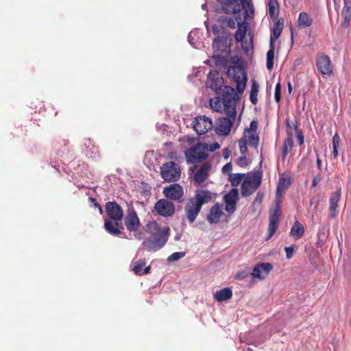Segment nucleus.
Returning <instances> with one entry per match:
<instances>
[{
	"instance_id": "nucleus-1",
	"label": "nucleus",
	"mask_w": 351,
	"mask_h": 351,
	"mask_svg": "<svg viewBox=\"0 0 351 351\" xmlns=\"http://www.w3.org/2000/svg\"><path fill=\"white\" fill-rule=\"evenodd\" d=\"M238 98L235 90L228 86H224L223 95V110L228 117L217 119L215 132L219 135L228 136L236 119V101Z\"/></svg>"
},
{
	"instance_id": "nucleus-2",
	"label": "nucleus",
	"mask_w": 351,
	"mask_h": 351,
	"mask_svg": "<svg viewBox=\"0 0 351 351\" xmlns=\"http://www.w3.org/2000/svg\"><path fill=\"white\" fill-rule=\"evenodd\" d=\"M169 230L168 226L160 228L155 221H149L146 225V232L152 235L154 239L143 241L142 246L148 251L156 252L160 250L168 240Z\"/></svg>"
},
{
	"instance_id": "nucleus-3",
	"label": "nucleus",
	"mask_w": 351,
	"mask_h": 351,
	"mask_svg": "<svg viewBox=\"0 0 351 351\" xmlns=\"http://www.w3.org/2000/svg\"><path fill=\"white\" fill-rule=\"evenodd\" d=\"M212 199V193L206 190L197 191L195 195L186 203L184 213L190 223H193L199 215L203 204Z\"/></svg>"
},
{
	"instance_id": "nucleus-4",
	"label": "nucleus",
	"mask_w": 351,
	"mask_h": 351,
	"mask_svg": "<svg viewBox=\"0 0 351 351\" xmlns=\"http://www.w3.org/2000/svg\"><path fill=\"white\" fill-rule=\"evenodd\" d=\"M221 4V11L226 14H238L242 10L244 20L254 16V8L252 0H215Z\"/></svg>"
},
{
	"instance_id": "nucleus-5",
	"label": "nucleus",
	"mask_w": 351,
	"mask_h": 351,
	"mask_svg": "<svg viewBox=\"0 0 351 351\" xmlns=\"http://www.w3.org/2000/svg\"><path fill=\"white\" fill-rule=\"evenodd\" d=\"M208 145L204 143H197L184 152L186 160L188 163L195 164L200 162L208 157Z\"/></svg>"
},
{
	"instance_id": "nucleus-6",
	"label": "nucleus",
	"mask_w": 351,
	"mask_h": 351,
	"mask_svg": "<svg viewBox=\"0 0 351 351\" xmlns=\"http://www.w3.org/2000/svg\"><path fill=\"white\" fill-rule=\"evenodd\" d=\"M262 173L256 171L247 176L241 185V194L244 197L253 194L261 186L262 182Z\"/></svg>"
},
{
	"instance_id": "nucleus-7",
	"label": "nucleus",
	"mask_w": 351,
	"mask_h": 351,
	"mask_svg": "<svg viewBox=\"0 0 351 351\" xmlns=\"http://www.w3.org/2000/svg\"><path fill=\"white\" fill-rule=\"evenodd\" d=\"M160 175L165 182H176L181 177V168L175 162H167L160 167Z\"/></svg>"
},
{
	"instance_id": "nucleus-8",
	"label": "nucleus",
	"mask_w": 351,
	"mask_h": 351,
	"mask_svg": "<svg viewBox=\"0 0 351 351\" xmlns=\"http://www.w3.org/2000/svg\"><path fill=\"white\" fill-rule=\"evenodd\" d=\"M227 74L237 84L238 93H243L247 80V74L244 69L238 66H230L228 69Z\"/></svg>"
},
{
	"instance_id": "nucleus-9",
	"label": "nucleus",
	"mask_w": 351,
	"mask_h": 351,
	"mask_svg": "<svg viewBox=\"0 0 351 351\" xmlns=\"http://www.w3.org/2000/svg\"><path fill=\"white\" fill-rule=\"evenodd\" d=\"M281 206L280 201H277L274 208L269 211L268 235L265 238L266 241L269 240L277 230L281 215Z\"/></svg>"
},
{
	"instance_id": "nucleus-10",
	"label": "nucleus",
	"mask_w": 351,
	"mask_h": 351,
	"mask_svg": "<svg viewBox=\"0 0 351 351\" xmlns=\"http://www.w3.org/2000/svg\"><path fill=\"white\" fill-rule=\"evenodd\" d=\"M163 194L167 198L179 203L183 201L184 191L179 184H172L165 187Z\"/></svg>"
},
{
	"instance_id": "nucleus-11",
	"label": "nucleus",
	"mask_w": 351,
	"mask_h": 351,
	"mask_svg": "<svg viewBox=\"0 0 351 351\" xmlns=\"http://www.w3.org/2000/svg\"><path fill=\"white\" fill-rule=\"evenodd\" d=\"M236 20L237 22L238 29L235 32L234 38L237 42L241 43L242 48L244 51H248L249 47L247 46L246 42H244V39L245 38L246 32L247 29V23L245 20L244 21H241V16L238 15L236 16Z\"/></svg>"
},
{
	"instance_id": "nucleus-12",
	"label": "nucleus",
	"mask_w": 351,
	"mask_h": 351,
	"mask_svg": "<svg viewBox=\"0 0 351 351\" xmlns=\"http://www.w3.org/2000/svg\"><path fill=\"white\" fill-rule=\"evenodd\" d=\"M223 84V79L217 71H210L207 76L206 86L220 94Z\"/></svg>"
},
{
	"instance_id": "nucleus-13",
	"label": "nucleus",
	"mask_w": 351,
	"mask_h": 351,
	"mask_svg": "<svg viewBox=\"0 0 351 351\" xmlns=\"http://www.w3.org/2000/svg\"><path fill=\"white\" fill-rule=\"evenodd\" d=\"M213 128L212 120L206 116H199L193 121V128L198 135L206 134Z\"/></svg>"
},
{
	"instance_id": "nucleus-14",
	"label": "nucleus",
	"mask_w": 351,
	"mask_h": 351,
	"mask_svg": "<svg viewBox=\"0 0 351 351\" xmlns=\"http://www.w3.org/2000/svg\"><path fill=\"white\" fill-rule=\"evenodd\" d=\"M158 215L163 217H170L175 213L174 204L167 199H159L154 206Z\"/></svg>"
},
{
	"instance_id": "nucleus-15",
	"label": "nucleus",
	"mask_w": 351,
	"mask_h": 351,
	"mask_svg": "<svg viewBox=\"0 0 351 351\" xmlns=\"http://www.w3.org/2000/svg\"><path fill=\"white\" fill-rule=\"evenodd\" d=\"M124 222L127 229L130 232H135L140 227L139 218L133 207L128 208Z\"/></svg>"
},
{
	"instance_id": "nucleus-16",
	"label": "nucleus",
	"mask_w": 351,
	"mask_h": 351,
	"mask_svg": "<svg viewBox=\"0 0 351 351\" xmlns=\"http://www.w3.org/2000/svg\"><path fill=\"white\" fill-rule=\"evenodd\" d=\"M105 209L108 219L115 221H122L123 211L122 208L115 202H108L105 205Z\"/></svg>"
},
{
	"instance_id": "nucleus-17",
	"label": "nucleus",
	"mask_w": 351,
	"mask_h": 351,
	"mask_svg": "<svg viewBox=\"0 0 351 351\" xmlns=\"http://www.w3.org/2000/svg\"><path fill=\"white\" fill-rule=\"evenodd\" d=\"M316 66L323 75H330L333 73V65L330 58L326 55H321L316 58Z\"/></svg>"
},
{
	"instance_id": "nucleus-18",
	"label": "nucleus",
	"mask_w": 351,
	"mask_h": 351,
	"mask_svg": "<svg viewBox=\"0 0 351 351\" xmlns=\"http://www.w3.org/2000/svg\"><path fill=\"white\" fill-rule=\"evenodd\" d=\"M273 269V265L269 263H262L256 265L253 269L252 276L254 278L265 279Z\"/></svg>"
},
{
	"instance_id": "nucleus-19",
	"label": "nucleus",
	"mask_w": 351,
	"mask_h": 351,
	"mask_svg": "<svg viewBox=\"0 0 351 351\" xmlns=\"http://www.w3.org/2000/svg\"><path fill=\"white\" fill-rule=\"evenodd\" d=\"M104 228L110 234L119 236L123 229L121 221H115L112 219H105Z\"/></svg>"
},
{
	"instance_id": "nucleus-20",
	"label": "nucleus",
	"mask_w": 351,
	"mask_h": 351,
	"mask_svg": "<svg viewBox=\"0 0 351 351\" xmlns=\"http://www.w3.org/2000/svg\"><path fill=\"white\" fill-rule=\"evenodd\" d=\"M341 189L339 188L337 191L332 192L330 194L329 199V211L330 217L331 218H335L337 215V208L338 207V203L341 199Z\"/></svg>"
},
{
	"instance_id": "nucleus-21",
	"label": "nucleus",
	"mask_w": 351,
	"mask_h": 351,
	"mask_svg": "<svg viewBox=\"0 0 351 351\" xmlns=\"http://www.w3.org/2000/svg\"><path fill=\"white\" fill-rule=\"evenodd\" d=\"M223 215L219 203L215 204L210 208V213L207 216V220L210 224L217 223Z\"/></svg>"
},
{
	"instance_id": "nucleus-22",
	"label": "nucleus",
	"mask_w": 351,
	"mask_h": 351,
	"mask_svg": "<svg viewBox=\"0 0 351 351\" xmlns=\"http://www.w3.org/2000/svg\"><path fill=\"white\" fill-rule=\"evenodd\" d=\"M210 169V165L208 163H204L202 165L198 171L194 174V181L197 184H200L205 181L208 177Z\"/></svg>"
},
{
	"instance_id": "nucleus-23",
	"label": "nucleus",
	"mask_w": 351,
	"mask_h": 351,
	"mask_svg": "<svg viewBox=\"0 0 351 351\" xmlns=\"http://www.w3.org/2000/svg\"><path fill=\"white\" fill-rule=\"evenodd\" d=\"M344 5L341 11V15L343 18L342 25L348 27L351 21V0H343Z\"/></svg>"
},
{
	"instance_id": "nucleus-24",
	"label": "nucleus",
	"mask_w": 351,
	"mask_h": 351,
	"mask_svg": "<svg viewBox=\"0 0 351 351\" xmlns=\"http://www.w3.org/2000/svg\"><path fill=\"white\" fill-rule=\"evenodd\" d=\"M283 26H284L283 19H278L273 27L272 33L270 36V43L269 44H274V43L280 37V36L282 32V29H283Z\"/></svg>"
},
{
	"instance_id": "nucleus-25",
	"label": "nucleus",
	"mask_w": 351,
	"mask_h": 351,
	"mask_svg": "<svg viewBox=\"0 0 351 351\" xmlns=\"http://www.w3.org/2000/svg\"><path fill=\"white\" fill-rule=\"evenodd\" d=\"M304 232V226L299 221H295L291 228L290 235L298 240L303 237Z\"/></svg>"
},
{
	"instance_id": "nucleus-26",
	"label": "nucleus",
	"mask_w": 351,
	"mask_h": 351,
	"mask_svg": "<svg viewBox=\"0 0 351 351\" xmlns=\"http://www.w3.org/2000/svg\"><path fill=\"white\" fill-rule=\"evenodd\" d=\"M224 88L222 90V95H223ZM210 108L216 111V112H224L223 110V97L221 98L220 97H215L214 98H211L209 101Z\"/></svg>"
},
{
	"instance_id": "nucleus-27",
	"label": "nucleus",
	"mask_w": 351,
	"mask_h": 351,
	"mask_svg": "<svg viewBox=\"0 0 351 351\" xmlns=\"http://www.w3.org/2000/svg\"><path fill=\"white\" fill-rule=\"evenodd\" d=\"M232 297V291L230 288H223L217 291L215 294V299L218 302H223Z\"/></svg>"
},
{
	"instance_id": "nucleus-28",
	"label": "nucleus",
	"mask_w": 351,
	"mask_h": 351,
	"mask_svg": "<svg viewBox=\"0 0 351 351\" xmlns=\"http://www.w3.org/2000/svg\"><path fill=\"white\" fill-rule=\"evenodd\" d=\"M291 184V180L289 178H281L280 179L276 189V195L281 196L285 193L286 191L289 188Z\"/></svg>"
},
{
	"instance_id": "nucleus-29",
	"label": "nucleus",
	"mask_w": 351,
	"mask_h": 351,
	"mask_svg": "<svg viewBox=\"0 0 351 351\" xmlns=\"http://www.w3.org/2000/svg\"><path fill=\"white\" fill-rule=\"evenodd\" d=\"M298 23V27L300 28L308 27L313 24V19L306 12H302L299 14Z\"/></svg>"
},
{
	"instance_id": "nucleus-30",
	"label": "nucleus",
	"mask_w": 351,
	"mask_h": 351,
	"mask_svg": "<svg viewBox=\"0 0 351 351\" xmlns=\"http://www.w3.org/2000/svg\"><path fill=\"white\" fill-rule=\"evenodd\" d=\"M269 14L272 20H276L279 16V4L277 0L269 1Z\"/></svg>"
},
{
	"instance_id": "nucleus-31",
	"label": "nucleus",
	"mask_w": 351,
	"mask_h": 351,
	"mask_svg": "<svg viewBox=\"0 0 351 351\" xmlns=\"http://www.w3.org/2000/svg\"><path fill=\"white\" fill-rule=\"evenodd\" d=\"M275 44H269V49L267 52V69L271 71L274 68Z\"/></svg>"
},
{
	"instance_id": "nucleus-32",
	"label": "nucleus",
	"mask_w": 351,
	"mask_h": 351,
	"mask_svg": "<svg viewBox=\"0 0 351 351\" xmlns=\"http://www.w3.org/2000/svg\"><path fill=\"white\" fill-rule=\"evenodd\" d=\"M238 190L236 189H232L224 196V202L225 204H236L237 200L238 199Z\"/></svg>"
},
{
	"instance_id": "nucleus-33",
	"label": "nucleus",
	"mask_w": 351,
	"mask_h": 351,
	"mask_svg": "<svg viewBox=\"0 0 351 351\" xmlns=\"http://www.w3.org/2000/svg\"><path fill=\"white\" fill-rule=\"evenodd\" d=\"M227 40L223 36H217L213 40V48L217 51H223L226 47Z\"/></svg>"
},
{
	"instance_id": "nucleus-34",
	"label": "nucleus",
	"mask_w": 351,
	"mask_h": 351,
	"mask_svg": "<svg viewBox=\"0 0 351 351\" xmlns=\"http://www.w3.org/2000/svg\"><path fill=\"white\" fill-rule=\"evenodd\" d=\"M243 137H245L250 146L253 147L255 149H258L259 145V137L256 132L247 134V136H245V134L244 133Z\"/></svg>"
},
{
	"instance_id": "nucleus-35",
	"label": "nucleus",
	"mask_w": 351,
	"mask_h": 351,
	"mask_svg": "<svg viewBox=\"0 0 351 351\" xmlns=\"http://www.w3.org/2000/svg\"><path fill=\"white\" fill-rule=\"evenodd\" d=\"M286 125L287 128V134L289 136L293 137V136L295 134L298 132V131L301 130L298 128V122H293L291 121L289 119H286Z\"/></svg>"
},
{
	"instance_id": "nucleus-36",
	"label": "nucleus",
	"mask_w": 351,
	"mask_h": 351,
	"mask_svg": "<svg viewBox=\"0 0 351 351\" xmlns=\"http://www.w3.org/2000/svg\"><path fill=\"white\" fill-rule=\"evenodd\" d=\"M219 22L223 26L229 28H235L236 27V17L234 19L226 16H221L218 19Z\"/></svg>"
},
{
	"instance_id": "nucleus-37",
	"label": "nucleus",
	"mask_w": 351,
	"mask_h": 351,
	"mask_svg": "<svg viewBox=\"0 0 351 351\" xmlns=\"http://www.w3.org/2000/svg\"><path fill=\"white\" fill-rule=\"evenodd\" d=\"M259 85L255 80L252 81L250 99L251 102L256 105L258 102V93Z\"/></svg>"
},
{
	"instance_id": "nucleus-38",
	"label": "nucleus",
	"mask_w": 351,
	"mask_h": 351,
	"mask_svg": "<svg viewBox=\"0 0 351 351\" xmlns=\"http://www.w3.org/2000/svg\"><path fill=\"white\" fill-rule=\"evenodd\" d=\"M293 147V137L289 136L287 138L283 143L282 145V156L285 158L288 153L291 151Z\"/></svg>"
},
{
	"instance_id": "nucleus-39",
	"label": "nucleus",
	"mask_w": 351,
	"mask_h": 351,
	"mask_svg": "<svg viewBox=\"0 0 351 351\" xmlns=\"http://www.w3.org/2000/svg\"><path fill=\"white\" fill-rule=\"evenodd\" d=\"M146 261L145 259H140L132 263V271L135 274L141 276L143 268L145 267Z\"/></svg>"
},
{
	"instance_id": "nucleus-40",
	"label": "nucleus",
	"mask_w": 351,
	"mask_h": 351,
	"mask_svg": "<svg viewBox=\"0 0 351 351\" xmlns=\"http://www.w3.org/2000/svg\"><path fill=\"white\" fill-rule=\"evenodd\" d=\"M244 173H230L229 176V181L233 187L237 186L245 177Z\"/></svg>"
},
{
	"instance_id": "nucleus-41",
	"label": "nucleus",
	"mask_w": 351,
	"mask_h": 351,
	"mask_svg": "<svg viewBox=\"0 0 351 351\" xmlns=\"http://www.w3.org/2000/svg\"><path fill=\"white\" fill-rule=\"evenodd\" d=\"M185 255L186 253L184 252H174L168 257L167 261L169 262H173L183 258Z\"/></svg>"
},
{
	"instance_id": "nucleus-42",
	"label": "nucleus",
	"mask_w": 351,
	"mask_h": 351,
	"mask_svg": "<svg viewBox=\"0 0 351 351\" xmlns=\"http://www.w3.org/2000/svg\"><path fill=\"white\" fill-rule=\"evenodd\" d=\"M274 99L276 103L279 104L281 101V84L278 82L275 87Z\"/></svg>"
},
{
	"instance_id": "nucleus-43",
	"label": "nucleus",
	"mask_w": 351,
	"mask_h": 351,
	"mask_svg": "<svg viewBox=\"0 0 351 351\" xmlns=\"http://www.w3.org/2000/svg\"><path fill=\"white\" fill-rule=\"evenodd\" d=\"M247 140L245 138V137H242L239 141V149H240V152L241 154H245L247 152Z\"/></svg>"
},
{
	"instance_id": "nucleus-44",
	"label": "nucleus",
	"mask_w": 351,
	"mask_h": 351,
	"mask_svg": "<svg viewBox=\"0 0 351 351\" xmlns=\"http://www.w3.org/2000/svg\"><path fill=\"white\" fill-rule=\"evenodd\" d=\"M258 128V122L256 121H252L250 123V128L246 129L244 132L245 134V136H247V134H252V132H256Z\"/></svg>"
},
{
	"instance_id": "nucleus-45",
	"label": "nucleus",
	"mask_w": 351,
	"mask_h": 351,
	"mask_svg": "<svg viewBox=\"0 0 351 351\" xmlns=\"http://www.w3.org/2000/svg\"><path fill=\"white\" fill-rule=\"evenodd\" d=\"M332 148H339L341 146V138L337 133H335L332 138Z\"/></svg>"
},
{
	"instance_id": "nucleus-46",
	"label": "nucleus",
	"mask_w": 351,
	"mask_h": 351,
	"mask_svg": "<svg viewBox=\"0 0 351 351\" xmlns=\"http://www.w3.org/2000/svg\"><path fill=\"white\" fill-rule=\"evenodd\" d=\"M248 163V159L245 156H240L237 160V164L241 167H247Z\"/></svg>"
},
{
	"instance_id": "nucleus-47",
	"label": "nucleus",
	"mask_w": 351,
	"mask_h": 351,
	"mask_svg": "<svg viewBox=\"0 0 351 351\" xmlns=\"http://www.w3.org/2000/svg\"><path fill=\"white\" fill-rule=\"evenodd\" d=\"M295 250V246L291 245L289 247H285V251L286 252V258L287 259H291L293 256V252Z\"/></svg>"
},
{
	"instance_id": "nucleus-48",
	"label": "nucleus",
	"mask_w": 351,
	"mask_h": 351,
	"mask_svg": "<svg viewBox=\"0 0 351 351\" xmlns=\"http://www.w3.org/2000/svg\"><path fill=\"white\" fill-rule=\"evenodd\" d=\"M295 134H296V138H297L299 145H303L304 143V136L302 131V130L298 131V132Z\"/></svg>"
},
{
	"instance_id": "nucleus-49",
	"label": "nucleus",
	"mask_w": 351,
	"mask_h": 351,
	"mask_svg": "<svg viewBox=\"0 0 351 351\" xmlns=\"http://www.w3.org/2000/svg\"><path fill=\"white\" fill-rule=\"evenodd\" d=\"M232 164L230 162H228L222 167V172L223 173H228L232 171Z\"/></svg>"
},
{
	"instance_id": "nucleus-50",
	"label": "nucleus",
	"mask_w": 351,
	"mask_h": 351,
	"mask_svg": "<svg viewBox=\"0 0 351 351\" xmlns=\"http://www.w3.org/2000/svg\"><path fill=\"white\" fill-rule=\"evenodd\" d=\"M225 210L228 213H233L236 210V204H226Z\"/></svg>"
},
{
	"instance_id": "nucleus-51",
	"label": "nucleus",
	"mask_w": 351,
	"mask_h": 351,
	"mask_svg": "<svg viewBox=\"0 0 351 351\" xmlns=\"http://www.w3.org/2000/svg\"><path fill=\"white\" fill-rule=\"evenodd\" d=\"M220 145L218 143H214L210 145H208V152H213L216 149H219Z\"/></svg>"
},
{
	"instance_id": "nucleus-52",
	"label": "nucleus",
	"mask_w": 351,
	"mask_h": 351,
	"mask_svg": "<svg viewBox=\"0 0 351 351\" xmlns=\"http://www.w3.org/2000/svg\"><path fill=\"white\" fill-rule=\"evenodd\" d=\"M321 180H322V178L319 174L313 178V180L312 182V187H315L318 184V183L321 181Z\"/></svg>"
},
{
	"instance_id": "nucleus-53",
	"label": "nucleus",
	"mask_w": 351,
	"mask_h": 351,
	"mask_svg": "<svg viewBox=\"0 0 351 351\" xmlns=\"http://www.w3.org/2000/svg\"><path fill=\"white\" fill-rule=\"evenodd\" d=\"M221 27L217 25L213 26V32L214 34L217 35L220 33Z\"/></svg>"
},
{
	"instance_id": "nucleus-54",
	"label": "nucleus",
	"mask_w": 351,
	"mask_h": 351,
	"mask_svg": "<svg viewBox=\"0 0 351 351\" xmlns=\"http://www.w3.org/2000/svg\"><path fill=\"white\" fill-rule=\"evenodd\" d=\"M231 152L228 148H226L223 150V157L227 159L230 156Z\"/></svg>"
},
{
	"instance_id": "nucleus-55",
	"label": "nucleus",
	"mask_w": 351,
	"mask_h": 351,
	"mask_svg": "<svg viewBox=\"0 0 351 351\" xmlns=\"http://www.w3.org/2000/svg\"><path fill=\"white\" fill-rule=\"evenodd\" d=\"M168 158L171 159H177V154L176 152H169L168 154Z\"/></svg>"
},
{
	"instance_id": "nucleus-56",
	"label": "nucleus",
	"mask_w": 351,
	"mask_h": 351,
	"mask_svg": "<svg viewBox=\"0 0 351 351\" xmlns=\"http://www.w3.org/2000/svg\"><path fill=\"white\" fill-rule=\"evenodd\" d=\"M150 270H151L150 266H147V267H145V269L143 270H142V275L149 274Z\"/></svg>"
},
{
	"instance_id": "nucleus-57",
	"label": "nucleus",
	"mask_w": 351,
	"mask_h": 351,
	"mask_svg": "<svg viewBox=\"0 0 351 351\" xmlns=\"http://www.w3.org/2000/svg\"><path fill=\"white\" fill-rule=\"evenodd\" d=\"M317 167L319 169H321L322 167V160L319 158V156L317 154V161H316Z\"/></svg>"
},
{
	"instance_id": "nucleus-58",
	"label": "nucleus",
	"mask_w": 351,
	"mask_h": 351,
	"mask_svg": "<svg viewBox=\"0 0 351 351\" xmlns=\"http://www.w3.org/2000/svg\"><path fill=\"white\" fill-rule=\"evenodd\" d=\"M332 156L334 158H337L338 156V148H332Z\"/></svg>"
},
{
	"instance_id": "nucleus-59",
	"label": "nucleus",
	"mask_w": 351,
	"mask_h": 351,
	"mask_svg": "<svg viewBox=\"0 0 351 351\" xmlns=\"http://www.w3.org/2000/svg\"><path fill=\"white\" fill-rule=\"evenodd\" d=\"M134 236L137 239L141 240L143 238V233L134 234Z\"/></svg>"
},
{
	"instance_id": "nucleus-60",
	"label": "nucleus",
	"mask_w": 351,
	"mask_h": 351,
	"mask_svg": "<svg viewBox=\"0 0 351 351\" xmlns=\"http://www.w3.org/2000/svg\"><path fill=\"white\" fill-rule=\"evenodd\" d=\"M94 204H95V207H98V208H99V209L100 213H102V208H101V206H100V204H99L98 202H97V201H96V202H94Z\"/></svg>"
},
{
	"instance_id": "nucleus-61",
	"label": "nucleus",
	"mask_w": 351,
	"mask_h": 351,
	"mask_svg": "<svg viewBox=\"0 0 351 351\" xmlns=\"http://www.w3.org/2000/svg\"><path fill=\"white\" fill-rule=\"evenodd\" d=\"M288 90H289V93H291L292 91V86H291V82H288Z\"/></svg>"
},
{
	"instance_id": "nucleus-62",
	"label": "nucleus",
	"mask_w": 351,
	"mask_h": 351,
	"mask_svg": "<svg viewBox=\"0 0 351 351\" xmlns=\"http://www.w3.org/2000/svg\"><path fill=\"white\" fill-rule=\"evenodd\" d=\"M89 199H90L92 202H93V203H94L95 202H96V199H95V198H93V197H89Z\"/></svg>"
},
{
	"instance_id": "nucleus-63",
	"label": "nucleus",
	"mask_w": 351,
	"mask_h": 351,
	"mask_svg": "<svg viewBox=\"0 0 351 351\" xmlns=\"http://www.w3.org/2000/svg\"><path fill=\"white\" fill-rule=\"evenodd\" d=\"M333 1H334L335 4H337V1H339V3L340 2V1H339V0H333Z\"/></svg>"
},
{
	"instance_id": "nucleus-64",
	"label": "nucleus",
	"mask_w": 351,
	"mask_h": 351,
	"mask_svg": "<svg viewBox=\"0 0 351 351\" xmlns=\"http://www.w3.org/2000/svg\"><path fill=\"white\" fill-rule=\"evenodd\" d=\"M291 37L292 38H293V29H291Z\"/></svg>"
}]
</instances>
